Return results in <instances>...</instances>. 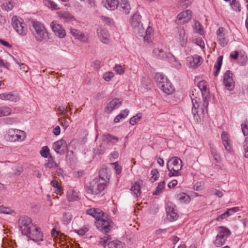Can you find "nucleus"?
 <instances>
[{"instance_id": "nucleus-17", "label": "nucleus", "mask_w": 248, "mask_h": 248, "mask_svg": "<svg viewBox=\"0 0 248 248\" xmlns=\"http://www.w3.org/2000/svg\"><path fill=\"white\" fill-rule=\"evenodd\" d=\"M122 100L118 98H114L109 102L105 109V112L110 113L114 109L118 108L122 104Z\"/></svg>"}, {"instance_id": "nucleus-43", "label": "nucleus", "mask_w": 248, "mask_h": 248, "mask_svg": "<svg viewBox=\"0 0 248 248\" xmlns=\"http://www.w3.org/2000/svg\"><path fill=\"white\" fill-rule=\"evenodd\" d=\"M12 110L10 108L7 107H0V117L7 116L11 113Z\"/></svg>"}, {"instance_id": "nucleus-60", "label": "nucleus", "mask_w": 248, "mask_h": 248, "mask_svg": "<svg viewBox=\"0 0 248 248\" xmlns=\"http://www.w3.org/2000/svg\"><path fill=\"white\" fill-rule=\"evenodd\" d=\"M0 66L9 69L10 66V64L6 61L0 59Z\"/></svg>"}, {"instance_id": "nucleus-5", "label": "nucleus", "mask_w": 248, "mask_h": 248, "mask_svg": "<svg viewBox=\"0 0 248 248\" xmlns=\"http://www.w3.org/2000/svg\"><path fill=\"white\" fill-rule=\"evenodd\" d=\"M32 25L35 31L34 35L37 41L41 42L47 37L48 34L43 24L38 21H33Z\"/></svg>"}, {"instance_id": "nucleus-16", "label": "nucleus", "mask_w": 248, "mask_h": 248, "mask_svg": "<svg viewBox=\"0 0 248 248\" xmlns=\"http://www.w3.org/2000/svg\"><path fill=\"white\" fill-rule=\"evenodd\" d=\"M51 27L52 31L55 34L60 38L65 37L66 33L62 27L56 21H52L51 23Z\"/></svg>"}, {"instance_id": "nucleus-25", "label": "nucleus", "mask_w": 248, "mask_h": 248, "mask_svg": "<svg viewBox=\"0 0 248 248\" xmlns=\"http://www.w3.org/2000/svg\"><path fill=\"white\" fill-rule=\"evenodd\" d=\"M166 212L167 214V218L170 221H175L178 218V214L175 212V210L173 208L170 206H168L166 208Z\"/></svg>"}, {"instance_id": "nucleus-22", "label": "nucleus", "mask_w": 248, "mask_h": 248, "mask_svg": "<svg viewBox=\"0 0 248 248\" xmlns=\"http://www.w3.org/2000/svg\"><path fill=\"white\" fill-rule=\"evenodd\" d=\"M97 31L100 40L104 44H108L109 38L108 31L106 29L100 28L97 29Z\"/></svg>"}, {"instance_id": "nucleus-3", "label": "nucleus", "mask_w": 248, "mask_h": 248, "mask_svg": "<svg viewBox=\"0 0 248 248\" xmlns=\"http://www.w3.org/2000/svg\"><path fill=\"white\" fill-rule=\"evenodd\" d=\"M26 137V135L24 131L13 128L8 129L5 135L6 140L11 142L22 141Z\"/></svg>"}, {"instance_id": "nucleus-15", "label": "nucleus", "mask_w": 248, "mask_h": 248, "mask_svg": "<svg viewBox=\"0 0 248 248\" xmlns=\"http://www.w3.org/2000/svg\"><path fill=\"white\" fill-rule=\"evenodd\" d=\"M28 236L30 239L38 242L42 240L43 234L38 229L33 225L29 231L28 234H25Z\"/></svg>"}, {"instance_id": "nucleus-52", "label": "nucleus", "mask_w": 248, "mask_h": 248, "mask_svg": "<svg viewBox=\"0 0 248 248\" xmlns=\"http://www.w3.org/2000/svg\"><path fill=\"white\" fill-rule=\"evenodd\" d=\"M14 211L11 209L5 207H0V213H3L5 214H12L14 213Z\"/></svg>"}, {"instance_id": "nucleus-33", "label": "nucleus", "mask_w": 248, "mask_h": 248, "mask_svg": "<svg viewBox=\"0 0 248 248\" xmlns=\"http://www.w3.org/2000/svg\"><path fill=\"white\" fill-rule=\"evenodd\" d=\"M131 191L135 197H138L140 194V186L138 183H135L131 187Z\"/></svg>"}, {"instance_id": "nucleus-30", "label": "nucleus", "mask_w": 248, "mask_h": 248, "mask_svg": "<svg viewBox=\"0 0 248 248\" xmlns=\"http://www.w3.org/2000/svg\"><path fill=\"white\" fill-rule=\"evenodd\" d=\"M118 141V138L110 134L106 135L104 139V141L107 144H115Z\"/></svg>"}, {"instance_id": "nucleus-2", "label": "nucleus", "mask_w": 248, "mask_h": 248, "mask_svg": "<svg viewBox=\"0 0 248 248\" xmlns=\"http://www.w3.org/2000/svg\"><path fill=\"white\" fill-rule=\"evenodd\" d=\"M155 78L157 85L163 92L167 94L173 93L174 89L168 79L160 73L156 74Z\"/></svg>"}, {"instance_id": "nucleus-51", "label": "nucleus", "mask_w": 248, "mask_h": 248, "mask_svg": "<svg viewBox=\"0 0 248 248\" xmlns=\"http://www.w3.org/2000/svg\"><path fill=\"white\" fill-rule=\"evenodd\" d=\"M179 200L181 202H187L189 201V197L186 194L182 193L180 194Z\"/></svg>"}, {"instance_id": "nucleus-57", "label": "nucleus", "mask_w": 248, "mask_h": 248, "mask_svg": "<svg viewBox=\"0 0 248 248\" xmlns=\"http://www.w3.org/2000/svg\"><path fill=\"white\" fill-rule=\"evenodd\" d=\"M241 129L243 132V134L244 136L248 135V125L245 123L242 124L241 125Z\"/></svg>"}, {"instance_id": "nucleus-23", "label": "nucleus", "mask_w": 248, "mask_h": 248, "mask_svg": "<svg viewBox=\"0 0 248 248\" xmlns=\"http://www.w3.org/2000/svg\"><path fill=\"white\" fill-rule=\"evenodd\" d=\"M110 177V174L109 171L105 168H102L99 170V177L95 179H99V180H103L105 184L108 183Z\"/></svg>"}, {"instance_id": "nucleus-61", "label": "nucleus", "mask_w": 248, "mask_h": 248, "mask_svg": "<svg viewBox=\"0 0 248 248\" xmlns=\"http://www.w3.org/2000/svg\"><path fill=\"white\" fill-rule=\"evenodd\" d=\"M59 121L60 122H61V125L63 127H64L65 128H67L69 126V121H68L65 119L62 120V118H59Z\"/></svg>"}, {"instance_id": "nucleus-55", "label": "nucleus", "mask_w": 248, "mask_h": 248, "mask_svg": "<svg viewBox=\"0 0 248 248\" xmlns=\"http://www.w3.org/2000/svg\"><path fill=\"white\" fill-rule=\"evenodd\" d=\"M210 150L211 152V154H212V155L213 156L215 160H216L217 162H218L219 157H218V155L217 154L216 149L213 146H210Z\"/></svg>"}, {"instance_id": "nucleus-11", "label": "nucleus", "mask_w": 248, "mask_h": 248, "mask_svg": "<svg viewBox=\"0 0 248 248\" xmlns=\"http://www.w3.org/2000/svg\"><path fill=\"white\" fill-rule=\"evenodd\" d=\"M111 238L110 235H107L100 238V243H103L104 246H108L109 248H123V244L118 240L110 241Z\"/></svg>"}, {"instance_id": "nucleus-9", "label": "nucleus", "mask_w": 248, "mask_h": 248, "mask_svg": "<svg viewBox=\"0 0 248 248\" xmlns=\"http://www.w3.org/2000/svg\"><path fill=\"white\" fill-rule=\"evenodd\" d=\"M12 24L19 34L25 35L26 34L27 29L25 27V24L22 22V18L14 16L12 18Z\"/></svg>"}, {"instance_id": "nucleus-7", "label": "nucleus", "mask_w": 248, "mask_h": 248, "mask_svg": "<svg viewBox=\"0 0 248 248\" xmlns=\"http://www.w3.org/2000/svg\"><path fill=\"white\" fill-rule=\"evenodd\" d=\"M33 225L31 218L27 216H22L18 220L19 229L24 235L28 234L29 231Z\"/></svg>"}, {"instance_id": "nucleus-10", "label": "nucleus", "mask_w": 248, "mask_h": 248, "mask_svg": "<svg viewBox=\"0 0 248 248\" xmlns=\"http://www.w3.org/2000/svg\"><path fill=\"white\" fill-rule=\"evenodd\" d=\"M167 168L170 171H179L182 168V162L178 157H172L167 163Z\"/></svg>"}, {"instance_id": "nucleus-24", "label": "nucleus", "mask_w": 248, "mask_h": 248, "mask_svg": "<svg viewBox=\"0 0 248 248\" xmlns=\"http://www.w3.org/2000/svg\"><path fill=\"white\" fill-rule=\"evenodd\" d=\"M87 213L93 217L97 221V219H100L105 215L104 213L100 209L98 208H91L87 211Z\"/></svg>"}, {"instance_id": "nucleus-32", "label": "nucleus", "mask_w": 248, "mask_h": 248, "mask_svg": "<svg viewBox=\"0 0 248 248\" xmlns=\"http://www.w3.org/2000/svg\"><path fill=\"white\" fill-rule=\"evenodd\" d=\"M153 54L156 57L162 59H164L168 57L166 52L162 49L155 48L153 50Z\"/></svg>"}, {"instance_id": "nucleus-6", "label": "nucleus", "mask_w": 248, "mask_h": 248, "mask_svg": "<svg viewBox=\"0 0 248 248\" xmlns=\"http://www.w3.org/2000/svg\"><path fill=\"white\" fill-rule=\"evenodd\" d=\"M112 221L109 218H107L105 215L100 219L95 221V225L97 228L100 231L105 232H108L112 227Z\"/></svg>"}, {"instance_id": "nucleus-40", "label": "nucleus", "mask_w": 248, "mask_h": 248, "mask_svg": "<svg viewBox=\"0 0 248 248\" xmlns=\"http://www.w3.org/2000/svg\"><path fill=\"white\" fill-rule=\"evenodd\" d=\"M192 60L190 61V64L191 66H198L201 64V57L198 55H195L191 58Z\"/></svg>"}, {"instance_id": "nucleus-38", "label": "nucleus", "mask_w": 248, "mask_h": 248, "mask_svg": "<svg viewBox=\"0 0 248 248\" xmlns=\"http://www.w3.org/2000/svg\"><path fill=\"white\" fill-rule=\"evenodd\" d=\"M191 98L193 104L192 113L194 117H195L196 115H199V111L197 110V108H199V105L198 103V100L196 99H193L192 96L191 97Z\"/></svg>"}, {"instance_id": "nucleus-20", "label": "nucleus", "mask_w": 248, "mask_h": 248, "mask_svg": "<svg viewBox=\"0 0 248 248\" xmlns=\"http://www.w3.org/2000/svg\"><path fill=\"white\" fill-rule=\"evenodd\" d=\"M191 11L186 10L179 13L177 16V20L180 21V23H186L188 22L191 19Z\"/></svg>"}, {"instance_id": "nucleus-63", "label": "nucleus", "mask_w": 248, "mask_h": 248, "mask_svg": "<svg viewBox=\"0 0 248 248\" xmlns=\"http://www.w3.org/2000/svg\"><path fill=\"white\" fill-rule=\"evenodd\" d=\"M113 165L115 166V172L117 174H119L121 172L122 168L120 166H119L118 164H117V163H112Z\"/></svg>"}, {"instance_id": "nucleus-39", "label": "nucleus", "mask_w": 248, "mask_h": 248, "mask_svg": "<svg viewBox=\"0 0 248 248\" xmlns=\"http://www.w3.org/2000/svg\"><path fill=\"white\" fill-rule=\"evenodd\" d=\"M230 4L233 10L236 12H240L241 11V5L238 0H232L230 2Z\"/></svg>"}, {"instance_id": "nucleus-14", "label": "nucleus", "mask_w": 248, "mask_h": 248, "mask_svg": "<svg viewBox=\"0 0 248 248\" xmlns=\"http://www.w3.org/2000/svg\"><path fill=\"white\" fill-rule=\"evenodd\" d=\"M0 99L4 101L17 102L20 100V97L18 93L13 92L0 93Z\"/></svg>"}, {"instance_id": "nucleus-27", "label": "nucleus", "mask_w": 248, "mask_h": 248, "mask_svg": "<svg viewBox=\"0 0 248 248\" xmlns=\"http://www.w3.org/2000/svg\"><path fill=\"white\" fill-rule=\"evenodd\" d=\"M222 143L225 149L229 153L232 151V148L229 140V137L227 133L223 131L221 134Z\"/></svg>"}, {"instance_id": "nucleus-31", "label": "nucleus", "mask_w": 248, "mask_h": 248, "mask_svg": "<svg viewBox=\"0 0 248 248\" xmlns=\"http://www.w3.org/2000/svg\"><path fill=\"white\" fill-rule=\"evenodd\" d=\"M44 166L46 168L52 169L58 167V164L54 161L53 157L51 155H49L47 162L44 164Z\"/></svg>"}, {"instance_id": "nucleus-45", "label": "nucleus", "mask_w": 248, "mask_h": 248, "mask_svg": "<svg viewBox=\"0 0 248 248\" xmlns=\"http://www.w3.org/2000/svg\"><path fill=\"white\" fill-rule=\"evenodd\" d=\"M40 154L41 156L44 158L48 157L50 154V151L47 146L43 147L40 151Z\"/></svg>"}, {"instance_id": "nucleus-21", "label": "nucleus", "mask_w": 248, "mask_h": 248, "mask_svg": "<svg viewBox=\"0 0 248 248\" xmlns=\"http://www.w3.org/2000/svg\"><path fill=\"white\" fill-rule=\"evenodd\" d=\"M176 38L182 46L184 47L186 45L187 38L186 35V31L183 28L178 29Z\"/></svg>"}, {"instance_id": "nucleus-1", "label": "nucleus", "mask_w": 248, "mask_h": 248, "mask_svg": "<svg viewBox=\"0 0 248 248\" xmlns=\"http://www.w3.org/2000/svg\"><path fill=\"white\" fill-rule=\"evenodd\" d=\"M107 185L105 184L103 180L94 178L88 185L86 186L87 193L95 196L99 194L107 187Z\"/></svg>"}, {"instance_id": "nucleus-58", "label": "nucleus", "mask_w": 248, "mask_h": 248, "mask_svg": "<svg viewBox=\"0 0 248 248\" xmlns=\"http://www.w3.org/2000/svg\"><path fill=\"white\" fill-rule=\"evenodd\" d=\"M239 211V208L238 207H234L231 208L227 210L226 214H228V216L232 215L233 213L237 212Z\"/></svg>"}, {"instance_id": "nucleus-26", "label": "nucleus", "mask_w": 248, "mask_h": 248, "mask_svg": "<svg viewBox=\"0 0 248 248\" xmlns=\"http://www.w3.org/2000/svg\"><path fill=\"white\" fill-rule=\"evenodd\" d=\"M198 85L202 93V98L206 99L209 93V91L207 86V82L204 80H202L199 82Z\"/></svg>"}, {"instance_id": "nucleus-49", "label": "nucleus", "mask_w": 248, "mask_h": 248, "mask_svg": "<svg viewBox=\"0 0 248 248\" xmlns=\"http://www.w3.org/2000/svg\"><path fill=\"white\" fill-rule=\"evenodd\" d=\"M203 98V102H202V107L201 108L202 113H203L204 111H206V112H207V107L208 106V100L210 99V96L209 95H208L206 99Z\"/></svg>"}, {"instance_id": "nucleus-36", "label": "nucleus", "mask_w": 248, "mask_h": 248, "mask_svg": "<svg viewBox=\"0 0 248 248\" xmlns=\"http://www.w3.org/2000/svg\"><path fill=\"white\" fill-rule=\"evenodd\" d=\"M193 27L196 33H199L200 35H202L204 33L203 29L200 22L195 21Z\"/></svg>"}, {"instance_id": "nucleus-13", "label": "nucleus", "mask_w": 248, "mask_h": 248, "mask_svg": "<svg viewBox=\"0 0 248 248\" xmlns=\"http://www.w3.org/2000/svg\"><path fill=\"white\" fill-rule=\"evenodd\" d=\"M53 148L57 154H64L67 150L65 140L62 139L54 142L53 144Z\"/></svg>"}, {"instance_id": "nucleus-56", "label": "nucleus", "mask_w": 248, "mask_h": 248, "mask_svg": "<svg viewBox=\"0 0 248 248\" xmlns=\"http://www.w3.org/2000/svg\"><path fill=\"white\" fill-rule=\"evenodd\" d=\"M243 146L245 150V156L248 158V137L246 138Z\"/></svg>"}, {"instance_id": "nucleus-19", "label": "nucleus", "mask_w": 248, "mask_h": 248, "mask_svg": "<svg viewBox=\"0 0 248 248\" xmlns=\"http://www.w3.org/2000/svg\"><path fill=\"white\" fill-rule=\"evenodd\" d=\"M70 33L75 39H78L82 42L87 43L88 41V37L87 35L85 34L78 30L75 29H71Z\"/></svg>"}, {"instance_id": "nucleus-47", "label": "nucleus", "mask_w": 248, "mask_h": 248, "mask_svg": "<svg viewBox=\"0 0 248 248\" xmlns=\"http://www.w3.org/2000/svg\"><path fill=\"white\" fill-rule=\"evenodd\" d=\"M142 115L141 113H138L136 115L132 117L130 120V124L134 125H135L138 121H139L141 118Z\"/></svg>"}, {"instance_id": "nucleus-46", "label": "nucleus", "mask_w": 248, "mask_h": 248, "mask_svg": "<svg viewBox=\"0 0 248 248\" xmlns=\"http://www.w3.org/2000/svg\"><path fill=\"white\" fill-rule=\"evenodd\" d=\"M44 3L46 6L52 10H56L58 9L57 4L50 0H44Z\"/></svg>"}, {"instance_id": "nucleus-8", "label": "nucleus", "mask_w": 248, "mask_h": 248, "mask_svg": "<svg viewBox=\"0 0 248 248\" xmlns=\"http://www.w3.org/2000/svg\"><path fill=\"white\" fill-rule=\"evenodd\" d=\"M141 16L138 12L135 13L132 16L131 19V24L133 27L136 32L142 36L144 32V29L142 24L141 23Z\"/></svg>"}, {"instance_id": "nucleus-29", "label": "nucleus", "mask_w": 248, "mask_h": 248, "mask_svg": "<svg viewBox=\"0 0 248 248\" xmlns=\"http://www.w3.org/2000/svg\"><path fill=\"white\" fill-rule=\"evenodd\" d=\"M119 4V1L118 0H107L105 6L108 9L114 10L117 8Z\"/></svg>"}, {"instance_id": "nucleus-34", "label": "nucleus", "mask_w": 248, "mask_h": 248, "mask_svg": "<svg viewBox=\"0 0 248 248\" xmlns=\"http://www.w3.org/2000/svg\"><path fill=\"white\" fill-rule=\"evenodd\" d=\"M13 7L14 2L12 0H6L5 2H3L1 5V8L7 11L11 10Z\"/></svg>"}, {"instance_id": "nucleus-42", "label": "nucleus", "mask_w": 248, "mask_h": 248, "mask_svg": "<svg viewBox=\"0 0 248 248\" xmlns=\"http://www.w3.org/2000/svg\"><path fill=\"white\" fill-rule=\"evenodd\" d=\"M61 19L65 22H68L73 18V16L69 13L67 12H62L60 16Z\"/></svg>"}, {"instance_id": "nucleus-12", "label": "nucleus", "mask_w": 248, "mask_h": 248, "mask_svg": "<svg viewBox=\"0 0 248 248\" xmlns=\"http://www.w3.org/2000/svg\"><path fill=\"white\" fill-rule=\"evenodd\" d=\"M223 83L227 89L232 91L234 87V82L232 78V73L230 70L224 74Z\"/></svg>"}, {"instance_id": "nucleus-4", "label": "nucleus", "mask_w": 248, "mask_h": 248, "mask_svg": "<svg viewBox=\"0 0 248 248\" xmlns=\"http://www.w3.org/2000/svg\"><path fill=\"white\" fill-rule=\"evenodd\" d=\"M218 234L214 242L215 246L217 247H220L223 246L228 237L231 234V231L226 227L224 226L218 227L217 228Z\"/></svg>"}, {"instance_id": "nucleus-28", "label": "nucleus", "mask_w": 248, "mask_h": 248, "mask_svg": "<svg viewBox=\"0 0 248 248\" xmlns=\"http://www.w3.org/2000/svg\"><path fill=\"white\" fill-rule=\"evenodd\" d=\"M119 4L120 8L125 14H129L131 7L127 0H120Z\"/></svg>"}, {"instance_id": "nucleus-37", "label": "nucleus", "mask_w": 248, "mask_h": 248, "mask_svg": "<svg viewBox=\"0 0 248 248\" xmlns=\"http://www.w3.org/2000/svg\"><path fill=\"white\" fill-rule=\"evenodd\" d=\"M67 198L69 201H75L79 199L78 193L75 190L67 193Z\"/></svg>"}, {"instance_id": "nucleus-54", "label": "nucleus", "mask_w": 248, "mask_h": 248, "mask_svg": "<svg viewBox=\"0 0 248 248\" xmlns=\"http://www.w3.org/2000/svg\"><path fill=\"white\" fill-rule=\"evenodd\" d=\"M114 70L119 75H122L124 74V70L122 67L121 65L116 64L114 67Z\"/></svg>"}, {"instance_id": "nucleus-59", "label": "nucleus", "mask_w": 248, "mask_h": 248, "mask_svg": "<svg viewBox=\"0 0 248 248\" xmlns=\"http://www.w3.org/2000/svg\"><path fill=\"white\" fill-rule=\"evenodd\" d=\"M63 216L64 218L63 221L64 222L66 221V224L69 223L72 219L71 216L69 213H64Z\"/></svg>"}, {"instance_id": "nucleus-48", "label": "nucleus", "mask_w": 248, "mask_h": 248, "mask_svg": "<svg viewBox=\"0 0 248 248\" xmlns=\"http://www.w3.org/2000/svg\"><path fill=\"white\" fill-rule=\"evenodd\" d=\"M18 120L13 118H6L3 119V123L5 124L11 125L17 123Z\"/></svg>"}, {"instance_id": "nucleus-18", "label": "nucleus", "mask_w": 248, "mask_h": 248, "mask_svg": "<svg viewBox=\"0 0 248 248\" xmlns=\"http://www.w3.org/2000/svg\"><path fill=\"white\" fill-rule=\"evenodd\" d=\"M217 41L222 46H225L228 44V40L224 37V29L220 27L216 32Z\"/></svg>"}, {"instance_id": "nucleus-53", "label": "nucleus", "mask_w": 248, "mask_h": 248, "mask_svg": "<svg viewBox=\"0 0 248 248\" xmlns=\"http://www.w3.org/2000/svg\"><path fill=\"white\" fill-rule=\"evenodd\" d=\"M50 185L52 186L56 189V191L60 192L62 190V187L59 185L58 182L56 180H52L50 183Z\"/></svg>"}, {"instance_id": "nucleus-41", "label": "nucleus", "mask_w": 248, "mask_h": 248, "mask_svg": "<svg viewBox=\"0 0 248 248\" xmlns=\"http://www.w3.org/2000/svg\"><path fill=\"white\" fill-rule=\"evenodd\" d=\"M165 185V181H163L158 183L157 186L156 187L155 191L153 192V195H158L162 191Z\"/></svg>"}, {"instance_id": "nucleus-35", "label": "nucleus", "mask_w": 248, "mask_h": 248, "mask_svg": "<svg viewBox=\"0 0 248 248\" xmlns=\"http://www.w3.org/2000/svg\"><path fill=\"white\" fill-rule=\"evenodd\" d=\"M223 56H220L218 57L216 64L214 66V68L216 69V71L214 73L215 76L217 77L219 74L220 69L222 64Z\"/></svg>"}, {"instance_id": "nucleus-50", "label": "nucleus", "mask_w": 248, "mask_h": 248, "mask_svg": "<svg viewBox=\"0 0 248 248\" xmlns=\"http://www.w3.org/2000/svg\"><path fill=\"white\" fill-rule=\"evenodd\" d=\"M114 77L112 72H107L103 74V78L106 81H109Z\"/></svg>"}, {"instance_id": "nucleus-62", "label": "nucleus", "mask_w": 248, "mask_h": 248, "mask_svg": "<svg viewBox=\"0 0 248 248\" xmlns=\"http://www.w3.org/2000/svg\"><path fill=\"white\" fill-rule=\"evenodd\" d=\"M129 110L127 109H125L121 111L120 113L118 114L119 117H120L122 119L125 118L128 114Z\"/></svg>"}, {"instance_id": "nucleus-64", "label": "nucleus", "mask_w": 248, "mask_h": 248, "mask_svg": "<svg viewBox=\"0 0 248 248\" xmlns=\"http://www.w3.org/2000/svg\"><path fill=\"white\" fill-rule=\"evenodd\" d=\"M153 30L152 28L150 27H148V28L146 29V31H145L146 36L145 37V39L146 38H148V37L151 35V34L153 32Z\"/></svg>"}, {"instance_id": "nucleus-44", "label": "nucleus", "mask_w": 248, "mask_h": 248, "mask_svg": "<svg viewBox=\"0 0 248 248\" xmlns=\"http://www.w3.org/2000/svg\"><path fill=\"white\" fill-rule=\"evenodd\" d=\"M152 176L150 178V180L151 182H154L158 180L159 173L157 169H153L151 171Z\"/></svg>"}]
</instances>
